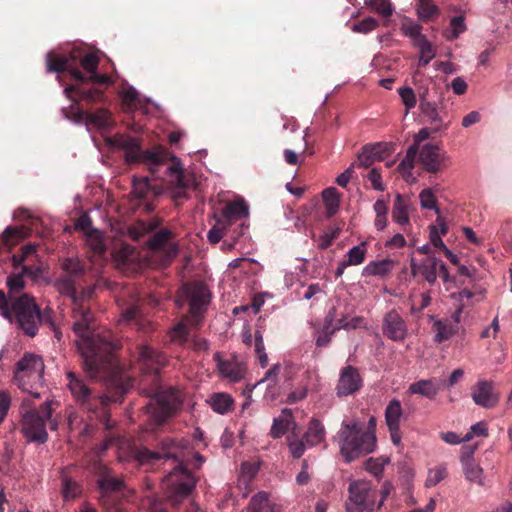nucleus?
Instances as JSON below:
<instances>
[{"label": "nucleus", "mask_w": 512, "mask_h": 512, "mask_svg": "<svg viewBox=\"0 0 512 512\" xmlns=\"http://www.w3.org/2000/svg\"><path fill=\"white\" fill-rule=\"evenodd\" d=\"M172 236L168 229H162L154 233L147 241V247L152 251L161 250L165 247Z\"/></svg>", "instance_id": "a19ab883"}, {"label": "nucleus", "mask_w": 512, "mask_h": 512, "mask_svg": "<svg viewBox=\"0 0 512 512\" xmlns=\"http://www.w3.org/2000/svg\"><path fill=\"white\" fill-rule=\"evenodd\" d=\"M289 451L294 458H300L305 452L304 442L299 439H289Z\"/></svg>", "instance_id": "69168bd1"}, {"label": "nucleus", "mask_w": 512, "mask_h": 512, "mask_svg": "<svg viewBox=\"0 0 512 512\" xmlns=\"http://www.w3.org/2000/svg\"><path fill=\"white\" fill-rule=\"evenodd\" d=\"M61 267L66 272L65 276H71L75 280L84 274V267L77 258H65L61 263Z\"/></svg>", "instance_id": "79ce46f5"}, {"label": "nucleus", "mask_w": 512, "mask_h": 512, "mask_svg": "<svg viewBox=\"0 0 512 512\" xmlns=\"http://www.w3.org/2000/svg\"><path fill=\"white\" fill-rule=\"evenodd\" d=\"M419 108L422 114L428 118L431 124H437L438 126L434 128V131L440 130L442 127L446 128L447 125L442 124V118L438 113V102L433 100L430 102H423L419 104Z\"/></svg>", "instance_id": "72a5a7b5"}, {"label": "nucleus", "mask_w": 512, "mask_h": 512, "mask_svg": "<svg viewBox=\"0 0 512 512\" xmlns=\"http://www.w3.org/2000/svg\"><path fill=\"white\" fill-rule=\"evenodd\" d=\"M440 259L432 256L424 259L417 264L414 258L411 259V273L413 276L420 274L431 285L437 280V271L439 268Z\"/></svg>", "instance_id": "aec40b11"}, {"label": "nucleus", "mask_w": 512, "mask_h": 512, "mask_svg": "<svg viewBox=\"0 0 512 512\" xmlns=\"http://www.w3.org/2000/svg\"><path fill=\"white\" fill-rule=\"evenodd\" d=\"M463 472L465 477L470 482L483 485V469L475 462H469L463 465Z\"/></svg>", "instance_id": "49530a36"}, {"label": "nucleus", "mask_w": 512, "mask_h": 512, "mask_svg": "<svg viewBox=\"0 0 512 512\" xmlns=\"http://www.w3.org/2000/svg\"><path fill=\"white\" fill-rule=\"evenodd\" d=\"M338 444L345 462L350 463L375 450L376 436L358 420L344 421L338 432Z\"/></svg>", "instance_id": "20e7f679"}, {"label": "nucleus", "mask_w": 512, "mask_h": 512, "mask_svg": "<svg viewBox=\"0 0 512 512\" xmlns=\"http://www.w3.org/2000/svg\"><path fill=\"white\" fill-rule=\"evenodd\" d=\"M338 330L339 327H333L332 330H326L322 328L321 334L316 339V345L318 347L327 346L330 343L333 334Z\"/></svg>", "instance_id": "338daca9"}, {"label": "nucleus", "mask_w": 512, "mask_h": 512, "mask_svg": "<svg viewBox=\"0 0 512 512\" xmlns=\"http://www.w3.org/2000/svg\"><path fill=\"white\" fill-rule=\"evenodd\" d=\"M138 97V91L131 86L122 92V100L127 109L135 107Z\"/></svg>", "instance_id": "bf43d9fd"}, {"label": "nucleus", "mask_w": 512, "mask_h": 512, "mask_svg": "<svg viewBox=\"0 0 512 512\" xmlns=\"http://www.w3.org/2000/svg\"><path fill=\"white\" fill-rule=\"evenodd\" d=\"M392 219L402 226L409 223V200L401 194H397L395 197Z\"/></svg>", "instance_id": "bb28decb"}, {"label": "nucleus", "mask_w": 512, "mask_h": 512, "mask_svg": "<svg viewBox=\"0 0 512 512\" xmlns=\"http://www.w3.org/2000/svg\"><path fill=\"white\" fill-rule=\"evenodd\" d=\"M196 483V477L182 462L173 468L163 480L166 496L175 507L191 494Z\"/></svg>", "instance_id": "6e6552de"}, {"label": "nucleus", "mask_w": 512, "mask_h": 512, "mask_svg": "<svg viewBox=\"0 0 512 512\" xmlns=\"http://www.w3.org/2000/svg\"><path fill=\"white\" fill-rule=\"evenodd\" d=\"M368 179L371 181L372 186L375 190L384 191V185L382 183V177L378 169L372 168L368 173Z\"/></svg>", "instance_id": "774afa93"}, {"label": "nucleus", "mask_w": 512, "mask_h": 512, "mask_svg": "<svg viewBox=\"0 0 512 512\" xmlns=\"http://www.w3.org/2000/svg\"><path fill=\"white\" fill-rule=\"evenodd\" d=\"M8 294L0 290V315L9 322L16 318L14 315L13 303L15 299L21 298L25 293H21L26 286L23 274L11 275L6 281Z\"/></svg>", "instance_id": "f8f14e48"}, {"label": "nucleus", "mask_w": 512, "mask_h": 512, "mask_svg": "<svg viewBox=\"0 0 512 512\" xmlns=\"http://www.w3.org/2000/svg\"><path fill=\"white\" fill-rule=\"evenodd\" d=\"M417 153L418 151L416 150V146H410L406 151L405 157L398 165V170L403 174V177L406 181L412 177V170L415 165Z\"/></svg>", "instance_id": "58836bf2"}, {"label": "nucleus", "mask_w": 512, "mask_h": 512, "mask_svg": "<svg viewBox=\"0 0 512 512\" xmlns=\"http://www.w3.org/2000/svg\"><path fill=\"white\" fill-rule=\"evenodd\" d=\"M382 144L365 145L358 155L357 165L363 168H369L375 160L381 159Z\"/></svg>", "instance_id": "c85d7f7f"}, {"label": "nucleus", "mask_w": 512, "mask_h": 512, "mask_svg": "<svg viewBox=\"0 0 512 512\" xmlns=\"http://www.w3.org/2000/svg\"><path fill=\"white\" fill-rule=\"evenodd\" d=\"M324 437L325 429L322 423L317 419H312L310 421L308 430L304 435L306 442L311 446H315L321 443L324 440Z\"/></svg>", "instance_id": "f704fd0d"}, {"label": "nucleus", "mask_w": 512, "mask_h": 512, "mask_svg": "<svg viewBox=\"0 0 512 512\" xmlns=\"http://www.w3.org/2000/svg\"><path fill=\"white\" fill-rule=\"evenodd\" d=\"M78 494V486L75 482L63 479V496L65 499H74Z\"/></svg>", "instance_id": "0e129e2a"}, {"label": "nucleus", "mask_w": 512, "mask_h": 512, "mask_svg": "<svg viewBox=\"0 0 512 512\" xmlns=\"http://www.w3.org/2000/svg\"><path fill=\"white\" fill-rule=\"evenodd\" d=\"M139 295L135 288H125L116 296V302L121 309L120 322L130 323L140 319Z\"/></svg>", "instance_id": "ddd939ff"}, {"label": "nucleus", "mask_w": 512, "mask_h": 512, "mask_svg": "<svg viewBox=\"0 0 512 512\" xmlns=\"http://www.w3.org/2000/svg\"><path fill=\"white\" fill-rule=\"evenodd\" d=\"M339 233V228L332 229L330 232H325L319 239V248L322 250L327 249L339 236Z\"/></svg>", "instance_id": "e2e57ef3"}, {"label": "nucleus", "mask_w": 512, "mask_h": 512, "mask_svg": "<svg viewBox=\"0 0 512 512\" xmlns=\"http://www.w3.org/2000/svg\"><path fill=\"white\" fill-rule=\"evenodd\" d=\"M187 447V441L176 442L174 439L165 437L159 441L158 450L152 451L145 447L136 448L133 457L141 465L154 464L160 459H175L181 461L180 450Z\"/></svg>", "instance_id": "9b49d317"}, {"label": "nucleus", "mask_w": 512, "mask_h": 512, "mask_svg": "<svg viewBox=\"0 0 512 512\" xmlns=\"http://www.w3.org/2000/svg\"><path fill=\"white\" fill-rule=\"evenodd\" d=\"M66 376L68 379L67 386L72 396L79 404L86 405L87 408L90 409V403L93 399L99 400L102 405H107L110 401V398L107 396L93 397L89 386L74 372L69 371L66 373Z\"/></svg>", "instance_id": "2eb2a0df"}, {"label": "nucleus", "mask_w": 512, "mask_h": 512, "mask_svg": "<svg viewBox=\"0 0 512 512\" xmlns=\"http://www.w3.org/2000/svg\"><path fill=\"white\" fill-rule=\"evenodd\" d=\"M432 329L435 332L434 341L437 343L450 339L456 332L447 320H435Z\"/></svg>", "instance_id": "c9c22d12"}, {"label": "nucleus", "mask_w": 512, "mask_h": 512, "mask_svg": "<svg viewBox=\"0 0 512 512\" xmlns=\"http://www.w3.org/2000/svg\"><path fill=\"white\" fill-rule=\"evenodd\" d=\"M70 59L65 56H60L49 52L46 55V65L48 72H63L69 69Z\"/></svg>", "instance_id": "ea45409f"}, {"label": "nucleus", "mask_w": 512, "mask_h": 512, "mask_svg": "<svg viewBox=\"0 0 512 512\" xmlns=\"http://www.w3.org/2000/svg\"><path fill=\"white\" fill-rule=\"evenodd\" d=\"M138 360L142 372L140 392L149 400L143 410L156 425H162L179 407V400L173 390H162L159 372L166 365V357L147 345L139 348Z\"/></svg>", "instance_id": "f03ea898"}, {"label": "nucleus", "mask_w": 512, "mask_h": 512, "mask_svg": "<svg viewBox=\"0 0 512 512\" xmlns=\"http://www.w3.org/2000/svg\"><path fill=\"white\" fill-rule=\"evenodd\" d=\"M473 401L484 408L494 407L499 397L493 390V385L489 381L481 380L478 381L475 388L472 391Z\"/></svg>", "instance_id": "6ab92c4d"}, {"label": "nucleus", "mask_w": 512, "mask_h": 512, "mask_svg": "<svg viewBox=\"0 0 512 512\" xmlns=\"http://www.w3.org/2000/svg\"><path fill=\"white\" fill-rule=\"evenodd\" d=\"M106 143L113 149L124 152L127 163H143L150 172L155 174L158 167L169 159V153L163 147H154L152 150L141 149V139L126 134H116L108 137Z\"/></svg>", "instance_id": "39448f33"}, {"label": "nucleus", "mask_w": 512, "mask_h": 512, "mask_svg": "<svg viewBox=\"0 0 512 512\" xmlns=\"http://www.w3.org/2000/svg\"><path fill=\"white\" fill-rule=\"evenodd\" d=\"M23 238V231L20 228L14 226H8L2 233L3 244L7 247L14 246Z\"/></svg>", "instance_id": "8fccbe9b"}, {"label": "nucleus", "mask_w": 512, "mask_h": 512, "mask_svg": "<svg viewBox=\"0 0 512 512\" xmlns=\"http://www.w3.org/2000/svg\"><path fill=\"white\" fill-rule=\"evenodd\" d=\"M74 90L77 94V96L84 101H87L89 103L98 102L102 99L103 93L98 89H89V90H83L75 88L74 86L67 87L64 89V92L69 96V91Z\"/></svg>", "instance_id": "c03bdc74"}, {"label": "nucleus", "mask_w": 512, "mask_h": 512, "mask_svg": "<svg viewBox=\"0 0 512 512\" xmlns=\"http://www.w3.org/2000/svg\"><path fill=\"white\" fill-rule=\"evenodd\" d=\"M362 387V378L356 367L348 365L341 369L336 385V394L339 397L356 393Z\"/></svg>", "instance_id": "f3484780"}, {"label": "nucleus", "mask_w": 512, "mask_h": 512, "mask_svg": "<svg viewBox=\"0 0 512 512\" xmlns=\"http://www.w3.org/2000/svg\"><path fill=\"white\" fill-rule=\"evenodd\" d=\"M170 338L173 342L184 343L187 339V329L182 323L177 324L170 331Z\"/></svg>", "instance_id": "680f3d73"}, {"label": "nucleus", "mask_w": 512, "mask_h": 512, "mask_svg": "<svg viewBox=\"0 0 512 512\" xmlns=\"http://www.w3.org/2000/svg\"><path fill=\"white\" fill-rule=\"evenodd\" d=\"M382 333L385 337L395 342H403L407 338V324L396 310H391L384 315Z\"/></svg>", "instance_id": "dca6fc26"}, {"label": "nucleus", "mask_w": 512, "mask_h": 512, "mask_svg": "<svg viewBox=\"0 0 512 512\" xmlns=\"http://www.w3.org/2000/svg\"><path fill=\"white\" fill-rule=\"evenodd\" d=\"M99 64V58L95 54H87L81 60L82 68L87 71L90 75L94 73Z\"/></svg>", "instance_id": "052dcab7"}, {"label": "nucleus", "mask_w": 512, "mask_h": 512, "mask_svg": "<svg viewBox=\"0 0 512 512\" xmlns=\"http://www.w3.org/2000/svg\"><path fill=\"white\" fill-rule=\"evenodd\" d=\"M75 121H84L87 125L91 124L100 129H106L112 126L111 113L106 109H99L94 113L78 110L75 113Z\"/></svg>", "instance_id": "412c9836"}, {"label": "nucleus", "mask_w": 512, "mask_h": 512, "mask_svg": "<svg viewBox=\"0 0 512 512\" xmlns=\"http://www.w3.org/2000/svg\"><path fill=\"white\" fill-rule=\"evenodd\" d=\"M20 413L21 432L29 442L43 444L47 441L46 422L48 420L53 430L57 428V423L51 420L52 409L50 401H45L39 409H36L31 405L30 398L26 397L22 400Z\"/></svg>", "instance_id": "423d86ee"}, {"label": "nucleus", "mask_w": 512, "mask_h": 512, "mask_svg": "<svg viewBox=\"0 0 512 512\" xmlns=\"http://www.w3.org/2000/svg\"><path fill=\"white\" fill-rule=\"evenodd\" d=\"M401 30L405 36L412 39L413 45L416 48L422 50L423 52L432 51V45L427 40L426 36L422 34V27L420 24L407 21L402 24Z\"/></svg>", "instance_id": "4be33fe9"}, {"label": "nucleus", "mask_w": 512, "mask_h": 512, "mask_svg": "<svg viewBox=\"0 0 512 512\" xmlns=\"http://www.w3.org/2000/svg\"><path fill=\"white\" fill-rule=\"evenodd\" d=\"M158 223L156 221H137L133 225L128 227V235L133 240H139L144 235L152 232L156 229Z\"/></svg>", "instance_id": "e433bc0d"}, {"label": "nucleus", "mask_w": 512, "mask_h": 512, "mask_svg": "<svg viewBox=\"0 0 512 512\" xmlns=\"http://www.w3.org/2000/svg\"><path fill=\"white\" fill-rule=\"evenodd\" d=\"M440 387L435 379H422L409 385L408 392L410 394H418L433 400L439 393Z\"/></svg>", "instance_id": "5701e85b"}, {"label": "nucleus", "mask_w": 512, "mask_h": 512, "mask_svg": "<svg viewBox=\"0 0 512 512\" xmlns=\"http://www.w3.org/2000/svg\"><path fill=\"white\" fill-rule=\"evenodd\" d=\"M399 96L405 106V114L407 115L411 109L417 104L415 93L410 87H401L398 90Z\"/></svg>", "instance_id": "5fc2aeb1"}, {"label": "nucleus", "mask_w": 512, "mask_h": 512, "mask_svg": "<svg viewBox=\"0 0 512 512\" xmlns=\"http://www.w3.org/2000/svg\"><path fill=\"white\" fill-rule=\"evenodd\" d=\"M211 301V292L208 287L200 281L185 283L177 296L176 304L182 307L185 303L189 306L191 315L197 319L208 308Z\"/></svg>", "instance_id": "1a4fd4ad"}, {"label": "nucleus", "mask_w": 512, "mask_h": 512, "mask_svg": "<svg viewBox=\"0 0 512 512\" xmlns=\"http://www.w3.org/2000/svg\"><path fill=\"white\" fill-rule=\"evenodd\" d=\"M465 30L466 25L464 16H455L450 21V30L445 32L444 35L447 40L452 41L457 39Z\"/></svg>", "instance_id": "a18cd8bd"}, {"label": "nucleus", "mask_w": 512, "mask_h": 512, "mask_svg": "<svg viewBox=\"0 0 512 512\" xmlns=\"http://www.w3.org/2000/svg\"><path fill=\"white\" fill-rule=\"evenodd\" d=\"M419 200L421 207L424 209L435 210L439 214V208L437 207V201L435 195L431 189H424L419 194Z\"/></svg>", "instance_id": "6e6d98bb"}, {"label": "nucleus", "mask_w": 512, "mask_h": 512, "mask_svg": "<svg viewBox=\"0 0 512 512\" xmlns=\"http://www.w3.org/2000/svg\"><path fill=\"white\" fill-rule=\"evenodd\" d=\"M74 306L72 329L79 337L75 343L82 356L86 373L94 380L116 375L118 367L114 351L119 347V342L108 331L90 335L93 320L90 310L79 303Z\"/></svg>", "instance_id": "f257e3e1"}, {"label": "nucleus", "mask_w": 512, "mask_h": 512, "mask_svg": "<svg viewBox=\"0 0 512 512\" xmlns=\"http://www.w3.org/2000/svg\"><path fill=\"white\" fill-rule=\"evenodd\" d=\"M365 4L372 7L383 17H389L393 14V6L389 0H365Z\"/></svg>", "instance_id": "864d4df0"}, {"label": "nucleus", "mask_w": 512, "mask_h": 512, "mask_svg": "<svg viewBox=\"0 0 512 512\" xmlns=\"http://www.w3.org/2000/svg\"><path fill=\"white\" fill-rule=\"evenodd\" d=\"M211 408L219 414H225L232 410L233 399L226 393H214L207 400Z\"/></svg>", "instance_id": "2f4dec72"}, {"label": "nucleus", "mask_w": 512, "mask_h": 512, "mask_svg": "<svg viewBox=\"0 0 512 512\" xmlns=\"http://www.w3.org/2000/svg\"><path fill=\"white\" fill-rule=\"evenodd\" d=\"M246 512H275V504L267 492L260 491L251 497Z\"/></svg>", "instance_id": "393cba45"}, {"label": "nucleus", "mask_w": 512, "mask_h": 512, "mask_svg": "<svg viewBox=\"0 0 512 512\" xmlns=\"http://www.w3.org/2000/svg\"><path fill=\"white\" fill-rule=\"evenodd\" d=\"M151 192V185L148 177L136 178L133 177L132 194L138 199H143Z\"/></svg>", "instance_id": "de8ad7c7"}, {"label": "nucleus", "mask_w": 512, "mask_h": 512, "mask_svg": "<svg viewBox=\"0 0 512 512\" xmlns=\"http://www.w3.org/2000/svg\"><path fill=\"white\" fill-rule=\"evenodd\" d=\"M385 423L387 427H400L403 416L401 402L398 399L389 401L385 408Z\"/></svg>", "instance_id": "c756f323"}, {"label": "nucleus", "mask_w": 512, "mask_h": 512, "mask_svg": "<svg viewBox=\"0 0 512 512\" xmlns=\"http://www.w3.org/2000/svg\"><path fill=\"white\" fill-rule=\"evenodd\" d=\"M323 201L326 208V214L328 217L333 216L339 209L340 200L339 194L336 188L330 187L322 193Z\"/></svg>", "instance_id": "4c0bfd02"}, {"label": "nucleus", "mask_w": 512, "mask_h": 512, "mask_svg": "<svg viewBox=\"0 0 512 512\" xmlns=\"http://www.w3.org/2000/svg\"><path fill=\"white\" fill-rule=\"evenodd\" d=\"M417 13L420 19L426 21L438 14V8L432 0H419Z\"/></svg>", "instance_id": "09e8293b"}, {"label": "nucleus", "mask_w": 512, "mask_h": 512, "mask_svg": "<svg viewBox=\"0 0 512 512\" xmlns=\"http://www.w3.org/2000/svg\"><path fill=\"white\" fill-rule=\"evenodd\" d=\"M447 476L445 467L430 469L425 481L426 487H433L440 483Z\"/></svg>", "instance_id": "13d9d810"}, {"label": "nucleus", "mask_w": 512, "mask_h": 512, "mask_svg": "<svg viewBox=\"0 0 512 512\" xmlns=\"http://www.w3.org/2000/svg\"><path fill=\"white\" fill-rule=\"evenodd\" d=\"M213 217L216 220V224L208 231L207 238L210 243L216 244L222 239L224 231L227 229L228 225L216 214H214Z\"/></svg>", "instance_id": "3c124183"}, {"label": "nucleus", "mask_w": 512, "mask_h": 512, "mask_svg": "<svg viewBox=\"0 0 512 512\" xmlns=\"http://www.w3.org/2000/svg\"><path fill=\"white\" fill-rule=\"evenodd\" d=\"M248 214L249 207L243 199L229 202L222 210L223 221L226 222L228 226L232 221L247 217Z\"/></svg>", "instance_id": "b1692460"}, {"label": "nucleus", "mask_w": 512, "mask_h": 512, "mask_svg": "<svg viewBox=\"0 0 512 512\" xmlns=\"http://www.w3.org/2000/svg\"><path fill=\"white\" fill-rule=\"evenodd\" d=\"M214 360L217 363L218 371L222 377L231 382H238L244 377L246 368L242 362L236 359L224 360L221 358L219 352L214 354Z\"/></svg>", "instance_id": "a211bd4d"}, {"label": "nucleus", "mask_w": 512, "mask_h": 512, "mask_svg": "<svg viewBox=\"0 0 512 512\" xmlns=\"http://www.w3.org/2000/svg\"><path fill=\"white\" fill-rule=\"evenodd\" d=\"M377 489L367 480H353L348 486V512H374Z\"/></svg>", "instance_id": "9d476101"}, {"label": "nucleus", "mask_w": 512, "mask_h": 512, "mask_svg": "<svg viewBox=\"0 0 512 512\" xmlns=\"http://www.w3.org/2000/svg\"><path fill=\"white\" fill-rule=\"evenodd\" d=\"M16 318L10 323L21 330L28 337H35L42 323L47 324L60 340V332L56 329L53 319L54 312L50 307L43 310L36 303L35 298L30 294H24L21 298L15 299L13 303Z\"/></svg>", "instance_id": "7ed1b4c3"}, {"label": "nucleus", "mask_w": 512, "mask_h": 512, "mask_svg": "<svg viewBox=\"0 0 512 512\" xmlns=\"http://www.w3.org/2000/svg\"><path fill=\"white\" fill-rule=\"evenodd\" d=\"M378 27V21L373 17H366L358 23L351 26V30L356 33L367 34Z\"/></svg>", "instance_id": "4d7b16f0"}, {"label": "nucleus", "mask_w": 512, "mask_h": 512, "mask_svg": "<svg viewBox=\"0 0 512 512\" xmlns=\"http://www.w3.org/2000/svg\"><path fill=\"white\" fill-rule=\"evenodd\" d=\"M54 287L61 294L71 298L74 305H77L79 298L76 293L75 279L71 276H62L54 282Z\"/></svg>", "instance_id": "473e14b6"}, {"label": "nucleus", "mask_w": 512, "mask_h": 512, "mask_svg": "<svg viewBox=\"0 0 512 512\" xmlns=\"http://www.w3.org/2000/svg\"><path fill=\"white\" fill-rule=\"evenodd\" d=\"M366 251V242H361L347 252V258L344 261L349 266L362 264L365 260Z\"/></svg>", "instance_id": "37998d69"}, {"label": "nucleus", "mask_w": 512, "mask_h": 512, "mask_svg": "<svg viewBox=\"0 0 512 512\" xmlns=\"http://www.w3.org/2000/svg\"><path fill=\"white\" fill-rule=\"evenodd\" d=\"M389 463L386 457L369 458L365 461V469L376 477H379L384 469V466Z\"/></svg>", "instance_id": "603ef678"}, {"label": "nucleus", "mask_w": 512, "mask_h": 512, "mask_svg": "<svg viewBox=\"0 0 512 512\" xmlns=\"http://www.w3.org/2000/svg\"><path fill=\"white\" fill-rule=\"evenodd\" d=\"M281 365L279 363L274 364L266 373L264 378H262L260 381H258L253 387H256L258 385H261L265 383L266 381H269V384L267 386V393L265 394L266 399H270L271 401H274L278 395V389H277V376L280 373Z\"/></svg>", "instance_id": "a878e982"}, {"label": "nucleus", "mask_w": 512, "mask_h": 512, "mask_svg": "<svg viewBox=\"0 0 512 512\" xmlns=\"http://www.w3.org/2000/svg\"><path fill=\"white\" fill-rule=\"evenodd\" d=\"M44 363L40 356L35 354H25L17 363L14 379L18 387L31 395L33 398H39L37 391L43 385Z\"/></svg>", "instance_id": "0eeeda50"}, {"label": "nucleus", "mask_w": 512, "mask_h": 512, "mask_svg": "<svg viewBox=\"0 0 512 512\" xmlns=\"http://www.w3.org/2000/svg\"><path fill=\"white\" fill-rule=\"evenodd\" d=\"M418 159L422 168L429 173H437L450 161L447 153L441 152L439 146L427 143L418 150Z\"/></svg>", "instance_id": "4468645a"}, {"label": "nucleus", "mask_w": 512, "mask_h": 512, "mask_svg": "<svg viewBox=\"0 0 512 512\" xmlns=\"http://www.w3.org/2000/svg\"><path fill=\"white\" fill-rule=\"evenodd\" d=\"M395 266V262L389 258L371 261L362 270L363 276H385L389 274Z\"/></svg>", "instance_id": "cd10ccee"}, {"label": "nucleus", "mask_w": 512, "mask_h": 512, "mask_svg": "<svg viewBox=\"0 0 512 512\" xmlns=\"http://www.w3.org/2000/svg\"><path fill=\"white\" fill-rule=\"evenodd\" d=\"M292 417V411L290 409H283L281 415L277 418H274L273 425L270 430V435L273 438H281L289 429Z\"/></svg>", "instance_id": "7c9ffc66"}]
</instances>
